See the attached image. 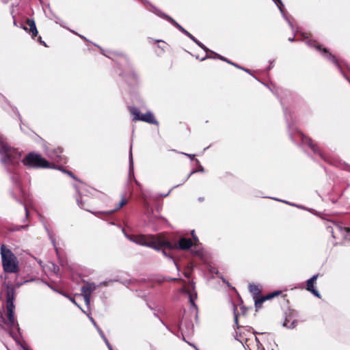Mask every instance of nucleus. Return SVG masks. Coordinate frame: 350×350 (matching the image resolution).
<instances>
[{
    "mask_svg": "<svg viewBox=\"0 0 350 350\" xmlns=\"http://www.w3.org/2000/svg\"><path fill=\"white\" fill-rule=\"evenodd\" d=\"M124 236L131 241L143 246L149 247L156 250H161L163 256L169 258L176 265L178 270L179 267L170 254H167L165 249L179 248L181 250H187L193 244L190 239L181 238L178 241V245H173L169 241L165 239L161 234L157 235H144V234H128L124 229H122Z\"/></svg>",
    "mask_w": 350,
    "mask_h": 350,
    "instance_id": "1",
    "label": "nucleus"
},
{
    "mask_svg": "<svg viewBox=\"0 0 350 350\" xmlns=\"http://www.w3.org/2000/svg\"><path fill=\"white\" fill-rule=\"evenodd\" d=\"M21 152L12 148L3 139H0V159L8 173H12L20 165Z\"/></svg>",
    "mask_w": 350,
    "mask_h": 350,
    "instance_id": "2",
    "label": "nucleus"
},
{
    "mask_svg": "<svg viewBox=\"0 0 350 350\" xmlns=\"http://www.w3.org/2000/svg\"><path fill=\"white\" fill-rule=\"evenodd\" d=\"M144 4H147L149 8H148V10L150 12H153L158 16L164 18L169 21L170 23H172L174 27H176L178 30H180L182 33H183L185 36H187L188 38H189L191 40H193L196 44H197L200 48H202L206 53H208V51H209V49L204 45L201 42L198 40L193 35H191L189 31H187L186 29H185L181 25H180L176 21H175L172 17L170 16L165 14L162 11H161L159 9L152 5L151 3H148L146 0H142Z\"/></svg>",
    "mask_w": 350,
    "mask_h": 350,
    "instance_id": "3",
    "label": "nucleus"
},
{
    "mask_svg": "<svg viewBox=\"0 0 350 350\" xmlns=\"http://www.w3.org/2000/svg\"><path fill=\"white\" fill-rule=\"evenodd\" d=\"M284 114L286 118V121L288 122L286 111H284ZM288 125L289 129V135L293 142L297 144L308 146L314 154H319L323 159L325 160V157L323 153L319 149V148L312 142L310 138L305 136L301 132L297 131L296 129L291 127L289 123H288Z\"/></svg>",
    "mask_w": 350,
    "mask_h": 350,
    "instance_id": "4",
    "label": "nucleus"
},
{
    "mask_svg": "<svg viewBox=\"0 0 350 350\" xmlns=\"http://www.w3.org/2000/svg\"><path fill=\"white\" fill-rule=\"evenodd\" d=\"M1 254L3 269L7 273H16L18 271V262L12 252L7 249L5 245L1 246Z\"/></svg>",
    "mask_w": 350,
    "mask_h": 350,
    "instance_id": "5",
    "label": "nucleus"
},
{
    "mask_svg": "<svg viewBox=\"0 0 350 350\" xmlns=\"http://www.w3.org/2000/svg\"><path fill=\"white\" fill-rule=\"evenodd\" d=\"M24 165L31 168H54L55 164L51 163L42 157L40 154L29 152L23 159Z\"/></svg>",
    "mask_w": 350,
    "mask_h": 350,
    "instance_id": "6",
    "label": "nucleus"
},
{
    "mask_svg": "<svg viewBox=\"0 0 350 350\" xmlns=\"http://www.w3.org/2000/svg\"><path fill=\"white\" fill-rule=\"evenodd\" d=\"M15 299L14 291L13 289H10L7 291L6 294V309H7V318L8 320L5 322L7 325H8L11 328H16L18 332H20V327L18 323L15 319L14 317V308L15 306L14 304V301Z\"/></svg>",
    "mask_w": 350,
    "mask_h": 350,
    "instance_id": "7",
    "label": "nucleus"
},
{
    "mask_svg": "<svg viewBox=\"0 0 350 350\" xmlns=\"http://www.w3.org/2000/svg\"><path fill=\"white\" fill-rule=\"evenodd\" d=\"M129 109L131 114L133 116V121H142L154 125L159 124L158 121L154 118V115L150 111H148L146 113L142 114L140 111L135 107H129Z\"/></svg>",
    "mask_w": 350,
    "mask_h": 350,
    "instance_id": "8",
    "label": "nucleus"
},
{
    "mask_svg": "<svg viewBox=\"0 0 350 350\" xmlns=\"http://www.w3.org/2000/svg\"><path fill=\"white\" fill-rule=\"evenodd\" d=\"M306 43L310 47L316 48L327 60L333 62L335 65L338 66L337 59L326 48H322V46L317 44L315 41L309 39L308 37H305Z\"/></svg>",
    "mask_w": 350,
    "mask_h": 350,
    "instance_id": "9",
    "label": "nucleus"
},
{
    "mask_svg": "<svg viewBox=\"0 0 350 350\" xmlns=\"http://www.w3.org/2000/svg\"><path fill=\"white\" fill-rule=\"evenodd\" d=\"M62 148H49L46 147L44 149V152L46 155L52 161L57 163H66L65 158L64 155H62Z\"/></svg>",
    "mask_w": 350,
    "mask_h": 350,
    "instance_id": "10",
    "label": "nucleus"
},
{
    "mask_svg": "<svg viewBox=\"0 0 350 350\" xmlns=\"http://www.w3.org/2000/svg\"><path fill=\"white\" fill-rule=\"evenodd\" d=\"M327 230L330 232L334 238L336 237L338 232L341 233L345 237L350 234V228L342 227L339 224H334L333 226H329Z\"/></svg>",
    "mask_w": 350,
    "mask_h": 350,
    "instance_id": "11",
    "label": "nucleus"
},
{
    "mask_svg": "<svg viewBox=\"0 0 350 350\" xmlns=\"http://www.w3.org/2000/svg\"><path fill=\"white\" fill-rule=\"evenodd\" d=\"M243 346L249 350H265L256 336H254L253 340L247 338Z\"/></svg>",
    "mask_w": 350,
    "mask_h": 350,
    "instance_id": "12",
    "label": "nucleus"
},
{
    "mask_svg": "<svg viewBox=\"0 0 350 350\" xmlns=\"http://www.w3.org/2000/svg\"><path fill=\"white\" fill-rule=\"evenodd\" d=\"M193 324L191 321H183L180 325V331L183 336V339L185 340V335H190L193 332Z\"/></svg>",
    "mask_w": 350,
    "mask_h": 350,
    "instance_id": "13",
    "label": "nucleus"
},
{
    "mask_svg": "<svg viewBox=\"0 0 350 350\" xmlns=\"http://www.w3.org/2000/svg\"><path fill=\"white\" fill-rule=\"evenodd\" d=\"M280 293V291H275L273 293L268 294L266 296H262L260 297H256L255 298H254L256 309L258 310L261 308L264 301L272 299L273 297L278 295Z\"/></svg>",
    "mask_w": 350,
    "mask_h": 350,
    "instance_id": "14",
    "label": "nucleus"
},
{
    "mask_svg": "<svg viewBox=\"0 0 350 350\" xmlns=\"http://www.w3.org/2000/svg\"><path fill=\"white\" fill-rule=\"evenodd\" d=\"M318 278V275H313L306 281V290L311 292L314 296L320 297V294L317 289L314 288V284Z\"/></svg>",
    "mask_w": 350,
    "mask_h": 350,
    "instance_id": "15",
    "label": "nucleus"
},
{
    "mask_svg": "<svg viewBox=\"0 0 350 350\" xmlns=\"http://www.w3.org/2000/svg\"><path fill=\"white\" fill-rule=\"evenodd\" d=\"M10 174V179L13 182V183L15 185L16 189L22 193V195H24V193H23L22 189L20 185V175L18 172L17 168L15 170H12V173H9Z\"/></svg>",
    "mask_w": 350,
    "mask_h": 350,
    "instance_id": "16",
    "label": "nucleus"
},
{
    "mask_svg": "<svg viewBox=\"0 0 350 350\" xmlns=\"http://www.w3.org/2000/svg\"><path fill=\"white\" fill-rule=\"evenodd\" d=\"M126 203H127V200L125 198H122L121 200V201L118 203V206L113 210H111L109 211H105V212H92V213L98 217V215H100V214L109 215L113 213L116 211L121 208Z\"/></svg>",
    "mask_w": 350,
    "mask_h": 350,
    "instance_id": "17",
    "label": "nucleus"
},
{
    "mask_svg": "<svg viewBox=\"0 0 350 350\" xmlns=\"http://www.w3.org/2000/svg\"><path fill=\"white\" fill-rule=\"evenodd\" d=\"M27 24L29 25V28L28 29L27 27H23V28L27 31L29 30V32L31 33L32 38H34V37L38 34V30L34 21L31 19H27Z\"/></svg>",
    "mask_w": 350,
    "mask_h": 350,
    "instance_id": "18",
    "label": "nucleus"
},
{
    "mask_svg": "<svg viewBox=\"0 0 350 350\" xmlns=\"http://www.w3.org/2000/svg\"><path fill=\"white\" fill-rule=\"evenodd\" d=\"M97 286L93 282H87L81 287V292L83 295L88 294L91 295L92 293L96 289Z\"/></svg>",
    "mask_w": 350,
    "mask_h": 350,
    "instance_id": "19",
    "label": "nucleus"
},
{
    "mask_svg": "<svg viewBox=\"0 0 350 350\" xmlns=\"http://www.w3.org/2000/svg\"><path fill=\"white\" fill-rule=\"evenodd\" d=\"M129 177H133L135 180L136 184L138 185V182L135 179L134 177V169H133V154H132V146H131L129 151Z\"/></svg>",
    "mask_w": 350,
    "mask_h": 350,
    "instance_id": "20",
    "label": "nucleus"
},
{
    "mask_svg": "<svg viewBox=\"0 0 350 350\" xmlns=\"http://www.w3.org/2000/svg\"><path fill=\"white\" fill-rule=\"evenodd\" d=\"M249 290L250 293L253 295L254 298L258 297L261 293V287L259 285L250 284L249 285Z\"/></svg>",
    "mask_w": 350,
    "mask_h": 350,
    "instance_id": "21",
    "label": "nucleus"
},
{
    "mask_svg": "<svg viewBox=\"0 0 350 350\" xmlns=\"http://www.w3.org/2000/svg\"><path fill=\"white\" fill-rule=\"evenodd\" d=\"M150 198V195L146 191H142V198L143 200V206L144 208L148 210L150 208V202L149 198Z\"/></svg>",
    "mask_w": 350,
    "mask_h": 350,
    "instance_id": "22",
    "label": "nucleus"
},
{
    "mask_svg": "<svg viewBox=\"0 0 350 350\" xmlns=\"http://www.w3.org/2000/svg\"><path fill=\"white\" fill-rule=\"evenodd\" d=\"M44 229L47 232V234L49 236V238L50 239L52 244L53 245L54 247L55 248L57 254L58 253L57 249L56 247V243H55V234H53V231L49 228L47 225L46 224H44Z\"/></svg>",
    "mask_w": 350,
    "mask_h": 350,
    "instance_id": "23",
    "label": "nucleus"
},
{
    "mask_svg": "<svg viewBox=\"0 0 350 350\" xmlns=\"http://www.w3.org/2000/svg\"><path fill=\"white\" fill-rule=\"evenodd\" d=\"M275 3L277 5V6L278 7L280 12L282 14L283 16L284 17V18L286 20V21L288 23L289 25L292 27V23L290 21V20L288 19V18L285 16V14H284V5L282 2L281 0H273Z\"/></svg>",
    "mask_w": 350,
    "mask_h": 350,
    "instance_id": "24",
    "label": "nucleus"
},
{
    "mask_svg": "<svg viewBox=\"0 0 350 350\" xmlns=\"http://www.w3.org/2000/svg\"><path fill=\"white\" fill-rule=\"evenodd\" d=\"M195 161H196V164H197L198 165H199V169H198V170H192V171H191V172L187 175V176L186 177V178L185 179V180L183 181V183H184V182H185V181H186V180H187L190 177V176H191V175H192L193 174H195V173H196V172H204V167H203L202 165H200V161H199L198 159H195Z\"/></svg>",
    "mask_w": 350,
    "mask_h": 350,
    "instance_id": "25",
    "label": "nucleus"
},
{
    "mask_svg": "<svg viewBox=\"0 0 350 350\" xmlns=\"http://www.w3.org/2000/svg\"><path fill=\"white\" fill-rule=\"evenodd\" d=\"M51 288L53 289V288ZM53 290H54L55 291H56V292H57V293H60V294L63 295L64 296H65V297H67L68 299H69L70 300V301H72V302L73 304H75V305H76L79 308H80V309L83 311V312L85 313V311H84V310L81 308V306H79V305L76 302V301L75 300V299H74V298H72V297H70L69 295H68L67 294H66V293H62V292H60V291H56V290H55L54 288H53Z\"/></svg>",
    "mask_w": 350,
    "mask_h": 350,
    "instance_id": "26",
    "label": "nucleus"
},
{
    "mask_svg": "<svg viewBox=\"0 0 350 350\" xmlns=\"http://www.w3.org/2000/svg\"><path fill=\"white\" fill-rule=\"evenodd\" d=\"M296 325H297L296 321H293L292 322H290L289 320H288L287 319H285V321L283 323L284 327H286L287 328H289V329L294 328L296 326Z\"/></svg>",
    "mask_w": 350,
    "mask_h": 350,
    "instance_id": "27",
    "label": "nucleus"
},
{
    "mask_svg": "<svg viewBox=\"0 0 350 350\" xmlns=\"http://www.w3.org/2000/svg\"><path fill=\"white\" fill-rule=\"evenodd\" d=\"M189 302L190 304H191V306L194 308H197V306L195 304V299H197V294L196 293H189Z\"/></svg>",
    "mask_w": 350,
    "mask_h": 350,
    "instance_id": "28",
    "label": "nucleus"
},
{
    "mask_svg": "<svg viewBox=\"0 0 350 350\" xmlns=\"http://www.w3.org/2000/svg\"><path fill=\"white\" fill-rule=\"evenodd\" d=\"M137 76L136 73L134 72H131V73L129 75V79L126 78V80L127 81V82L129 83L132 84V83H134L137 81Z\"/></svg>",
    "mask_w": 350,
    "mask_h": 350,
    "instance_id": "29",
    "label": "nucleus"
},
{
    "mask_svg": "<svg viewBox=\"0 0 350 350\" xmlns=\"http://www.w3.org/2000/svg\"><path fill=\"white\" fill-rule=\"evenodd\" d=\"M49 269L50 270H51V271L55 273V274H57V273L59 272V267L58 266H57L55 264L53 263V262H49V265H47Z\"/></svg>",
    "mask_w": 350,
    "mask_h": 350,
    "instance_id": "30",
    "label": "nucleus"
},
{
    "mask_svg": "<svg viewBox=\"0 0 350 350\" xmlns=\"http://www.w3.org/2000/svg\"><path fill=\"white\" fill-rule=\"evenodd\" d=\"M83 295V299H84L85 305L88 306L90 304L91 295H89L88 294H85V295Z\"/></svg>",
    "mask_w": 350,
    "mask_h": 350,
    "instance_id": "31",
    "label": "nucleus"
},
{
    "mask_svg": "<svg viewBox=\"0 0 350 350\" xmlns=\"http://www.w3.org/2000/svg\"><path fill=\"white\" fill-rule=\"evenodd\" d=\"M77 204L79 207H81V208L83 209H85L88 211H90L89 210H88L85 207V205H84V203L83 202L82 200L81 199H77Z\"/></svg>",
    "mask_w": 350,
    "mask_h": 350,
    "instance_id": "32",
    "label": "nucleus"
},
{
    "mask_svg": "<svg viewBox=\"0 0 350 350\" xmlns=\"http://www.w3.org/2000/svg\"><path fill=\"white\" fill-rule=\"evenodd\" d=\"M208 53H211L214 54L217 57H218L219 59H221V60H223V61H224V62H226V61H227V59H226V58H225V57H222L221 55H219V54H217V53H215V52H213V51H211V50H209V51H208Z\"/></svg>",
    "mask_w": 350,
    "mask_h": 350,
    "instance_id": "33",
    "label": "nucleus"
},
{
    "mask_svg": "<svg viewBox=\"0 0 350 350\" xmlns=\"http://www.w3.org/2000/svg\"><path fill=\"white\" fill-rule=\"evenodd\" d=\"M208 53H211L214 54L217 57H218L219 59H221V60H223V61H224V62H226V61H227V59H226V58H225V57H222L221 55H219V54H217V53H215V52H213V51H211V50H209V51H208Z\"/></svg>",
    "mask_w": 350,
    "mask_h": 350,
    "instance_id": "34",
    "label": "nucleus"
},
{
    "mask_svg": "<svg viewBox=\"0 0 350 350\" xmlns=\"http://www.w3.org/2000/svg\"><path fill=\"white\" fill-rule=\"evenodd\" d=\"M88 315L89 319L90 320V321L92 323V324L94 325V327L97 329V327H99L96 323L95 322L94 319L88 314H87L86 312L85 313Z\"/></svg>",
    "mask_w": 350,
    "mask_h": 350,
    "instance_id": "35",
    "label": "nucleus"
},
{
    "mask_svg": "<svg viewBox=\"0 0 350 350\" xmlns=\"http://www.w3.org/2000/svg\"><path fill=\"white\" fill-rule=\"evenodd\" d=\"M103 339V340L105 341L106 345L107 346L108 349H111V345H110V343L109 342L108 340L107 339V338L105 337V336H104V338H102Z\"/></svg>",
    "mask_w": 350,
    "mask_h": 350,
    "instance_id": "36",
    "label": "nucleus"
},
{
    "mask_svg": "<svg viewBox=\"0 0 350 350\" xmlns=\"http://www.w3.org/2000/svg\"><path fill=\"white\" fill-rule=\"evenodd\" d=\"M103 339V340L105 341L106 345L107 346L108 349H111V345H110V343L109 342L108 340L107 339V338L105 337V336H104V338H102Z\"/></svg>",
    "mask_w": 350,
    "mask_h": 350,
    "instance_id": "37",
    "label": "nucleus"
},
{
    "mask_svg": "<svg viewBox=\"0 0 350 350\" xmlns=\"http://www.w3.org/2000/svg\"><path fill=\"white\" fill-rule=\"evenodd\" d=\"M103 339V340L105 341L106 345L107 346L108 349H111V345H110V343L109 342L108 340L107 339V338L105 337V336H104V338H102Z\"/></svg>",
    "mask_w": 350,
    "mask_h": 350,
    "instance_id": "38",
    "label": "nucleus"
},
{
    "mask_svg": "<svg viewBox=\"0 0 350 350\" xmlns=\"http://www.w3.org/2000/svg\"><path fill=\"white\" fill-rule=\"evenodd\" d=\"M103 339V340L105 341L106 345L107 346L108 349H111V345H110V343L109 342L108 340L107 339V338L105 337V336H104V338H102Z\"/></svg>",
    "mask_w": 350,
    "mask_h": 350,
    "instance_id": "39",
    "label": "nucleus"
},
{
    "mask_svg": "<svg viewBox=\"0 0 350 350\" xmlns=\"http://www.w3.org/2000/svg\"><path fill=\"white\" fill-rule=\"evenodd\" d=\"M113 282V280L104 281V282H100L99 285L105 286H107L109 282Z\"/></svg>",
    "mask_w": 350,
    "mask_h": 350,
    "instance_id": "40",
    "label": "nucleus"
},
{
    "mask_svg": "<svg viewBox=\"0 0 350 350\" xmlns=\"http://www.w3.org/2000/svg\"><path fill=\"white\" fill-rule=\"evenodd\" d=\"M192 237L195 241V243H194L195 245H197V242H198V239L196 235H194V231L192 232Z\"/></svg>",
    "mask_w": 350,
    "mask_h": 350,
    "instance_id": "41",
    "label": "nucleus"
},
{
    "mask_svg": "<svg viewBox=\"0 0 350 350\" xmlns=\"http://www.w3.org/2000/svg\"><path fill=\"white\" fill-rule=\"evenodd\" d=\"M100 334V336H101V338H104L105 336V334L103 332V331L100 329V327H97L96 329Z\"/></svg>",
    "mask_w": 350,
    "mask_h": 350,
    "instance_id": "42",
    "label": "nucleus"
},
{
    "mask_svg": "<svg viewBox=\"0 0 350 350\" xmlns=\"http://www.w3.org/2000/svg\"><path fill=\"white\" fill-rule=\"evenodd\" d=\"M183 154L187 156L189 158H190L191 160L194 159L195 155L191 154H187V153H183Z\"/></svg>",
    "mask_w": 350,
    "mask_h": 350,
    "instance_id": "43",
    "label": "nucleus"
},
{
    "mask_svg": "<svg viewBox=\"0 0 350 350\" xmlns=\"http://www.w3.org/2000/svg\"><path fill=\"white\" fill-rule=\"evenodd\" d=\"M24 207H25V215H26V218H27L29 217V211L27 208V206L25 204H24Z\"/></svg>",
    "mask_w": 350,
    "mask_h": 350,
    "instance_id": "44",
    "label": "nucleus"
},
{
    "mask_svg": "<svg viewBox=\"0 0 350 350\" xmlns=\"http://www.w3.org/2000/svg\"><path fill=\"white\" fill-rule=\"evenodd\" d=\"M234 322L236 324H237V323H238V316L235 312H234Z\"/></svg>",
    "mask_w": 350,
    "mask_h": 350,
    "instance_id": "45",
    "label": "nucleus"
},
{
    "mask_svg": "<svg viewBox=\"0 0 350 350\" xmlns=\"http://www.w3.org/2000/svg\"><path fill=\"white\" fill-rule=\"evenodd\" d=\"M29 282V280H25V281L24 282V283H27V282ZM23 284V283H16V286H18V287H19V286H21Z\"/></svg>",
    "mask_w": 350,
    "mask_h": 350,
    "instance_id": "46",
    "label": "nucleus"
},
{
    "mask_svg": "<svg viewBox=\"0 0 350 350\" xmlns=\"http://www.w3.org/2000/svg\"><path fill=\"white\" fill-rule=\"evenodd\" d=\"M27 226H20L17 229L18 230H21V229H25V228H27Z\"/></svg>",
    "mask_w": 350,
    "mask_h": 350,
    "instance_id": "47",
    "label": "nucleus"
},
{
    "mask_svg": "<svg viewBox=\"0 0 350 350\" xmlns=\"http://www.w3.org/2000/svg\"><path fill=\"white\" fill-rule=\"evenodd\" d=\"M207 58H211V56H209V55H206V57H203V58L200 59V60H201V61H204V60H205V59H207Z\"/></svg>",
    "mask_w": 350,
    "mask_h": 350,
    "instance_id": "48",
    "label": "nucleus"
},
{
    "mask_svg": "<svg viewBox=\"0 0 350 350\" xmlns=\"http://www.w3.org/2000/svg\"><path fill=\"white\" fill-rule=\"evenodd\" d=\"M232 65L234 66L235 67L239 68V69H241V70L243 69V68L241 67L240 66H239V65H237V64H236L234 63L232 64Z\"/></svg>",
    "mask_w": 350,
    "mask_h": 350,
    "instance_id": "49",
    "label": "nucleus"
},
{
    "mask_svg": "<svg viewBox=\"0 0 350 350\" xmlns=\"http://www.w3.org/2000/svg\"><path fill=\"white\" fill-rule=\"evenodd\" d=\"M273 62H271L270 63V66L268 67L269 70H271L273 67Z\"/></svg>",
    "mask_w": 350,
    "mask_h": 350,
    "instance_id": "50",
    "label": "nucleus"
},
{
    "mask_svg": "<svg viewBox=\"0 0 350 350\" xmlns=\"http://www.w3.org/2000/svg\"><path fill=\"white\" fill-rule=\"evenodd\" d=\"M203 200H204V198L203 197L198 198V201L199 202H202Z\"/></svg>",
    "mask_w": 350,
    "mask_h": 350,
    "instance_id": "51",
    "label": "nucleus"
},
{
    "mask_svg": "<svg viewBox=\"0 0 350 350\" xmlns=\"http://www.w3.org/2000/svg\"><path fill=\"white\" fill-rule=\"evenodd\" d=\"M243 70L244 71H245L246 72H247V73H250V70H248V69H247V68H243Z\"/></svg>",
    "mask_w": 350,
    "mask_h": 350,
    "instance_id": "52",
    "label": "nucleus"
},
{
    "mask_svg": "<svg viewBox=\"0 0 350 350\" xmlns=\"http://www.w3.org/2000/svg\"><path fill=\"white\" fill-rule=\"evenodd\" d=\"M290 204L292 205V206H296L298 208H304L301 206H299V205H295L293 204Z\"/></svg>",
    "mask_w": 350,
    "mask_h": 350,
    "instance_id": "53",
    "label": "nucleus"
},
{
    "mask_svg": "<svg viewBox=\"0 0 350 350\" xmlns=\"http://www.w3.org/2000/svg\"><path fill=\"white\" fill-rule=\"evenodd\" d=\"M172 191V189H171V190H170V191H169L167 193L164 194V195H162V196H163V197H166V196H167L169 195V193H170V191Z\"/></svg>",
    "mask_w": 350,
    "mask_h": 350,
    "instance_id": "54",
    "label": "nucleus"
},
{
    "mask_svg": "<svg viewBox=\"0 0 350 350\" xmlns=\"http://www.w3.org/2000/svg\"><path fill=\"white\" fill-rule=\"evenodd\" d=\"M100 51H101V53H103V55L107 56V57H109L107 54H105L103 51V50L102 49H100Z\"/></svg>",
    "mask_w": 350,
    "mask_h": 350,
    "instance_id": "55",
    "label": "nucleus"
},
{
    "mask_svg": "<svg viewBox=\"0 0 350 350\" xmlns=\"http://www.w3.org/2000/svg\"><path fill=\"white\" fill-rule=\"evenodd\" d=\"M294 40H295V39H294V38H288V40H289L290 42H293V41H294Z\"/></svg>",
    "mask_w": 350,
    "mask_h": 350,
    "instance_id": "56",
    "label": "nucleus"
},
{
    "mask_svg": "<svg viewBox=\"0 0 350 350\" xmlns=\"http://www.w3.org/2000/svg\"><path fill=\"white\" fill-rule=\"evenodd\" d=\"M185 276L186 278H189V274L188 273H185Z\"/></svg>",
    "mask_w": 350,
    "mask_h": 350,
    "instance_id": "57",
    "label": "nucleus"
},
{
    "mask_svg": "<svg viewBox=\"0 0 350 350\" xmlns=\"http://www.w3.org/2000/svg\"><path fill=\"white\" fill-rule=\"evenodd\" d=\"M79 36L83 39H84L85 40H87V39L83 36H81V35H79Z\"/></svg>",
    "mask_w": 350,
    "mask_h": 350,
    "instance_id": "58",
    "label": "nucleus"
},
{
    "mask_svg": "<svg viewBox=\"0 0 350 350\" xmlns=\"http://www.w3.org/2000/svg\"><path fill=\"white\" fill-rule=\"evenodd\" d=\"M79 36L83 39H84L85 40H87V39L83 36H81V35H79Z\"/></svg>",
    "mask_w": 350,
    "mask_h": 350,
    "instance_id": "59",
    "label": "nucleus"
},
{
    "mask_svg": "<svg viewBox=\"0 0 350 350\" xmlns=\"http://www.w3.org/2000/svg\"><path fill=\"white\" fill-rule=\"evenodd\" d=\"M196 254H197L198 255H200L201 252H200V250H197V251H196Z\"/></svg>",
    "mask_w": 350,
    "mask_h": 350,
    "instance_id": "60",
    "label": "nucleus"
},
{
    "mask_svg": "<svg viewBox=\"0 0 350 350\" xmlns=\"http://www.w3.org/2000/svg\"><path fill=\"white\" fill-rule=\"evenodd\" d=\"M226 62H228V64H232H232H233L232 62H230V60H228V59H227Z\"/></svg>",
    "mask_w": 350,
    "mask_h": 350,
    "instance_id": "61",
    "label": "nucleus"
},
{
    "mask_svg": "<svg viewBox=\"0 0 350 350\" xmlns=\"http://www.w3.org/2000/svg\"><path fill=\"white\" fill-rule=\"evenodd\" d=\"M170 280H178V278H170Z\"/></svg>",
    "mask_w": 350,
    "mask_h": 350,
    "instance_id": "62",
    "label": "nucleus"
},
{
    "mask_svg": "<svg viewBox=\"0 0 350 350\" xmlns=\"http://www.w3.org/2000/svg\"><path fill=\"white\" fill-rule=\"evenodd\" d=\"M68 174L70 176H72V177L74 178V176H72V173H71V172H68Z\"/></svg>",
    "mask_w": 350,
    "mask_h": 350,
    "instance_id": "63",
    "label": "nucleus"
},
{
    "mask_svg": "<svg viewBox=\"0 0 350 350\" xmlns=\"http://www.w3.org/2000/svg\"><path fill=\"white\" fill-rule=\"evenodd\" d=\"M38 40H40L41 42V37L40 36L38 37Z\"/></svg>",
    "mask_w": 350,
    "mask_h": 350,
    "instance_id": "64",
    "label": "nucleus"
}]
</instances>
